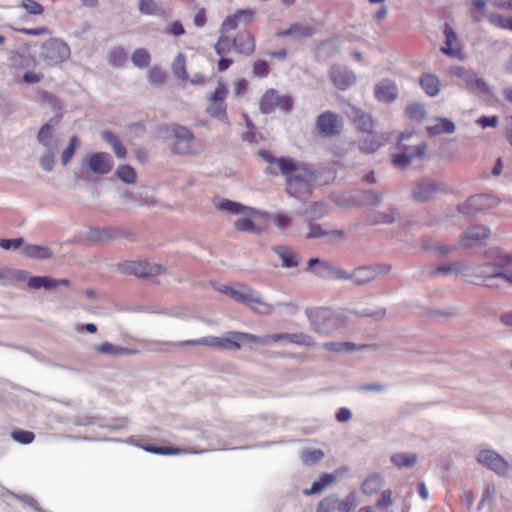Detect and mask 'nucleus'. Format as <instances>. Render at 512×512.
<instances>
[{"label":"nucleus","mask_w":512,"mask_h":512,"mask_svg":"<svg viewBox=\"0 0 512 512\" xmlns=\"http://www.w3.org/2000/svg\"><path fill=\"white\" fill-rule=\"evenodd\" d=\"M258 155L267 163L276 165L285 176L287 193L297 199L306 200L312 193L314 173L302 164L288 157H275L270 151L261 149Z\"/></svg>","instance_id":"obj_1"},{"label":"nucleus","mask_w":512,"mask_h":512,"mask_svg":"<svg viewBox=\"0 0 512 512\" xmlns=\"http://www.w3.org/2000/svg\"><path fill=\"white\" fill-rule=\"evenodd\" d=\"M495 262L492 265L481 266L475 271L476 284L489 288L499 287L502 280L512 284V253L495 250Z\"/></svg>","instance_id":"obj_2"},{"label":"nucleus","mask_w":512,"mask_h":512,"mask_svg":"<svg viewBox=\"0 0 512 512\" xmlns=\"http://www.w3.org/2000/svg\"><path fill=\"white\" fill-rule=\"evenodd\" d=\"M400 153L392 156V164L399 169H406L413 164H420L426 157L428 145L418 141L414 133H401L398 139Z\"/></svg>","instance_id":"obj_3"},{"label":"nucleus","mask_w":512,"mask_h":512,"mask_svg":"<svg viewBox=\"0 0 512 512\" xmlns=\"http://www.w3.org/2000/svg\"><path fill=\"white\" fill-rule=\"evenodd\" d=\"M306 316L313 331L329 333L346 325L347 315L344 312L333 311L325 307L309 308Z\"/></svg>","instance_id":"obj_4"},{"label":"nucleus","mask_w":512,"mask_h":512,"mask_svg":"<svg viewBox=\"0 0 512 512\" xmlns=\"http://www.w3.org/2000/svg\"><path fill=\"white\" fill-rule=\"evenodd\" d=\"M219 291L234 301L248 306L258 314L269 315L274 310L273 305L265 302L259 292L248 286L241 285V289H235L223 285L219 288Z\"/></svg>","instance_id":"obj_5"},{"label":"nucleus","mask_w":512,"mask_h":512,"mask_svg":"<svg viewBox=\"0 0 512 512\" xmlns=\"http://www.w3.org/2000/svg\"><path fill=\"white\" fill-rule=\"evenodd\" d=\"M294 101L290 95H281L274 88L267 89L259 100V110L263 114H271L276 109L283 112L291 111Z\"/></svg>","instance_id":"obj_6"},{"label":"nucleus","mask_w":512,"mask_h":512,"mask_svg":"<svg viewBox=\"0 0 512 512\" xmlns=\"http://www.w3.org/2000/svg\"><path fill=\"white\" fill-rule=\"evenodd\" d=\"M228 96V88L223 81H219L215 90L207 95L209 104L206 107V113L212 118L222 122H228L227 105L225 100Z\"/></svg>","instance_id":"obj_7"},{"label":"nucleus","mask_w":512,"mask_h":512,"mask_svg":"<svg viewBox=\"0 0 512 512\" xmlns=\"http://www.w3.org/2000/svg\"><path fill=\"white\" fill-rule=\"evenodd\" d=\"M70 57V48L60 39L52 38L43 43L41 58L49 66L58 65Z\"/></svg>","instance_id":"obj_8"},{"label":"nucleus","mask_w":512,"mask_h":512,"mask_svg":"<svg viewBox=\"0 0 512 512\" xmlns=\"http://www.w3.org/2000/svg\"><path fill=\"white\" fill-rule=\"evenodd\" d=\"M315 128L321 136L334 137L342 132L344 122L335 112L325 111L316 118Z\"/></svg>","instance_id":"obj_9"},{"label":"nucleus","mask_w":512,"mask_h":512,"mask_svg":"<svg viewBox=\"0 0 512 512\" xmlns=\"http://www.w3.org/2000/svg\"><path fill=\"white\" fill-rule=\"evenodd\" d=\"M113 159L106 152H93L87 154L83 159V168L97 174L106 175L113 168Z\"/></svg>","instance_id":"obj_10"},{"label":"nucleus","mask_w":512,"mask_h":512,"mask_svg":"<svg viewBox=\"0 0 512 512\" xmlns=\"http://www.w3.org/2000/svg\"><path fill=\"white\" fill-rule=\"evenodd\" d=\"M119 269L124 274L135 275L137 277L157 276L163 273L164 268L158 264H149L142 261H125L119 264Z\"/></svg>","instance_id":"obj_11"},{"label":"nucleus","mask_w":512,"mask_h":512,"mask_svg":"<svg viewBox=\"0 0 512 512\" xmlns=\"http://www.w3.org/2000/svg\"><path fill=\"white\" fill-rule=\"evenodd\" d=\"M477 462L499 475L509 471L508 462L494 450L484 449L477 455Z\"/></svg>","instance_id":"obj_12"},{"label":"nucleus","mask_w":512,"mask_h":512,"mask_svg":"<svg viewBox=\"0 0 512 512\" xmlns=\"http://www.w3.org/2000/svg\"><path fill=\"white\" fill-rule=\"evenodd\" d=\"M241 342L266 343L267 338L246 332L230 331L222 337V349L239 350Z\"/></svg>","instance_id":"obj_13"},{"label":"nucleus","mask_w":512,"mask_h":512,"mask_svg":"<svg viewBox=\"0 0 512 512\" xmlns=\"http://www.w3.org/2000/svg\"><path fill=\"white\" fill-rule=\"evenodd\" d=\"M445 41L440 50L445 55L458 60H464L466 54L463 51L462 44L458 40L457 34L449 24L444 27Z\"/></svg>","instance_id":"obj_14"},{"label":"nucleus","mask_w":512,"mask_h":512,"mask_svg":"<svg viewBox=\"0 0 512 512\" xmlns=\"http://www.w3.org/2000/svg\"><path fill=\"white\" fill-rule=\"evenodd\" d=\"M175 140L173 142V152L186 155L193 152L194 135L188 128L176 125L173 129Z\"/></svg>","instance_id":"obj_15"},{"label":"nucleus","mask_w":512,"mask_h":512,"mask_svg":"<svg viewBox=\"0 0 512 512\" xmlns=\"http://www.w3.org/2000/svg\"><path fill=\"white\" fill-rule=\"evenodd\" d=\"M254 17V11L251 9H238L233 15L227 16L222 22L220 32L227 34L228 32L238 28L240 23L249 24Z\"/></svg>","instance_id":"obj_16"},{"label":"nucleus","mask_w":512,"mask_h":512,"mask_svg":"<svg viewBox=\"0 0 512 512\" xmlns=\"http://www.w3.org/2000/svg\"><path fill=\"white\" fill-rule=\"evenodd\" d=\"M494 199L488 195H475L459 206L462 214L470 215L491 207Z\"/></svg>","instance_id":"obj_17"},{"label":"nucleus","mask_w":512,"mask_h":512,"mask_svg":"<svg viewBox=\"0 0 512 512\" xmlns=\"http://www.w3.org/2000/svg\"><path fill=\"white\" fill-rule=\"evenodd\" d=\"M490 236V230L482 225L473 226L465 232L460 240L461 246L469 248L472 246L480 245L483 240Z\"/></svg>","instance_id":"obj_18"},{"label":"nucleus","mask_w":512,"mask_h":512,"mask_svg":"<svg viewBox=\"0 0 512 512\" xmlns=\"http://www.w3.org/2000/svg\"><path fill=\"white\" fill-rule=\"evenodd\" d=\"M234 50L242 55L249 56L255 51V40L247 30L240 31L233 39Z\"/></svg>","instance_id":"obj_19"},{"label":"nucleus","mask_w":512,"mask_h":512,"mask_svg":"<svg viewBox=\"0 0 512 512\" xmlns=\"http://www.w3.org/2000/svg\"><path fill=\"white\" fill-rule=\"evenodd\" d=\"M441 190L440 185L424 180L419 182L413 189V198L418 202H426L431 200Z\"/></svg>","instance_id":"obj_20"},{"label":"nucleus","mask_w":512,"mask_h":512,"mask_svg":"<svg viewBox=\"0 0 512 512\" xmlns=\"http://www.w3.org/2000/svg\"><path fill=\"white\" fill-rule=\"evenodd\" d=\"M331 80L337 88L345 90L355 82L356 77L346 67L334 66L331 71Z\"/></svg>","instance_id":"obj_21"},{"label":"nucleus","mask_w":512,"mask_h":512,"mask_svg":"<svg viewBox=\"0 0 512 512\" xmlns=\"http://www.w3.org/2000/svg\"><path fill=\"white\" fill-rule=\"evenodd\" d=\"M461 86L477 95H488L490 92L487 83L472 70L462 81Z\"/></svg>","instance_id":"obj_22"},{"label":"nucleus","mask_w":512,"mask_h":512,"mask_svg":"<svg viewBox=\"0 0 512 512\" xmlns=\"http://www.w3.org/2000/svg\"><path fill=\"white\" fill-rule=\"evenodd\" d=\"M398 95V89L394 81L385 79L375 87V96L379 101L393 102Z\"/></svg>","instance_id":"obj_23"},{"label":"nucleus","mask_w":512,"mask_h":512,"mask_svg":"<svg viewBox=\"0 0 512 512\" xmlns=\"http://www.w3.org/2000/svg\"><path fill=\"white\" fill-rule=\"evenodd\" d=\"M314 33L315 29L312 26L294 23L287 29L277 31L275 35L277 37L293 36L295 39H302L311 37Z\"/></svg>","instance_id":"obj_24"},{"label":"nucleus","mask_w":512,"mask_h":512,"mask_svg":"<svg viewBox=\"0 0 512 512\" xmlns=\"http://www.w3.org/2000/svg\"><path fill=\"white\" fill-rule=\"evenodd\" d=\"M351 117L353 123L359 131L366 134H371L373 132L374 121L369 114L359 109H353Z\"/></svg>","instance_id":"obj_25"},{"label":"nucleus","mask_w":512,"mask_h":512,"mask_svg":"<svg viewBox=\"0 0 512 512\" xmlns=\"http://www.w3.org/2000/svg\"><path fill=\"white\" fill-rule=\"evenodd\" d=\"M419 84L428 96L434 97L440 92L441 82L435 74H422L419 79Z\"/></svg>","instance_id":"obj_26"},{"label":"nucleus","mask_w":512,"mask_h":512,"mask_svg":"<svg viewBox=\"0 0 512 512\" xmlns=\"http://www.w3.org/2000/svg\"><path fill=\"white\" fill-rule=\"evenodd\" d=\"M455 124L447 118H437L433 125L426 127L429 136H437L440 134H452L455 131Z\"/></svg>","instance_id":"obj_27"},{"label":"nucleus","mask_w":512,"mask_h":512,"mask_svg":"<svg viewBox=\"0 0 512 512\" xmlns=\"http://www.w3.org/2000/svg\"><path fill=\"white\" fill-rule=\"evenodd\" d=\"M28 287L33 290L41 288L50 290L58 287V281L48 276H33L28 280Z\"/></svg>","instance_id":"obj_28"},{"label":"nucleus","mask_w":512,"mask_h":512,"mask_svg":"<svg viewBox=\"0 0 512 512\" xmlns=\"http://www.w3.org/2000/svg\"><path fill=\"white\" fill-rule=\"evenodd\" d=\"M102 138L113 148L114 153L118 158L123 159L126 157V148L121 144V141L113 132L109 130L103 131Z\"/></svg>","instance_id":"obj_29"},{"label":"nucleus","mask_w":512,"mask_h":512,"mask_svg":"<svg viewBox=\"0 0 512 512\" xmlns=\"http://www.w3.org/2000/svg\"><path fill=\"white\" fill-rule=\"evenodd\" d=\"M384 144L383 138L379 135L367 134V137L361 142L360 149L364 153H374Z\"/></svg>","instance_id":"obj_30"},{"label":"nucleus","mask_w":512,"mask_h":512,"mask_svg":"<svg viewBox=\"0 0 512 512\" xmlns=\"http://www.w3.org/2000/svg\"><path fill=\"white\" fill-rule=\"evenodd\" d=\"M377 275V272L374 268L371 267H361L356 269L351 274V279L358 285L365 284L371 280H373Z\"/></svg>","instance_id":"obj_31"},{"label":"nucleus","mask_w":512,"mask_h":512,"mask_svg":"<svg viewBox=\"0 0 512 512\" xmlns=\"http://www.w3.org/2000/svg\"><path fill=\"white\" fill-rule=\"evenodd\" d=\"M95 350L102 354H108V355H114V356L128 355V354H132L134 352L133 350H131L129 348L116 346L110 342H103V343L97 345L95 347Z\"/></svg>","instance_id":"obj_32"},{"label":"nucleus","mask_w":512,"mask_h":512,"mask_svg":"<svg viewBox=\"0 0 512 512\" xmlns=\"http://www.w3.org/2000/svg\"><path fill=\"white\" fill-rule=\"evenodd\" d=\"M23 254L35 259H47L52 256V252L48 247L40 245H26L23 248Z\"/></svg>","instance_id":"obj_33"},{"label":"nucleus","mask_w":512,"mask_h":512,"mask_svg":"<svg viewBox=\"0 0 512 512\" xmlns=\"http://www.w3.org/2000/svg\"><path fill=\"white\" fill-rule=\"evenodd\" d=\"M486 17L492 26L499 29L512 31V16H504L499 13H490Z\"/></svg>","instance_id":"obj_34"},{"label":"nucleus","mask_w":512,"mask_h":512,"mask_svg":"<svg viewBox=\"0 0 512 512\" xmlns=\"http://www.w3.org/2000/svg\"><path fill=\"white\" fill-rule=\"evenodd\" d=\"M131 61L136 67H138L140 69H144V68L149 67V65H150L151 55L147 49L137 48L132 53Z\"/></svg>","instance_id":"obj_35"},{"label":"nucleus","mask_w":512,"mask_h":512,"mask_svg":"<svg viewBox=\"0 0 512 512\" xmlns=\"http://www.w3.org/2000/svg\"><path fill=\"white\" fill-rule=\"evenodd\" d=\"M383 485V479L381 476L374 474L370 475L362 483V491L364 494L372 495L378 492Z\"/></svg>","instance_id":"obj_36"},{"label":"nucleus","mask_w":512,"mask_h":512,"mask_svg":"<svg viewBox=\"0 0 512 512\" xmlns=\"http://www.w3.org/2000/svg\"><path fill=\"white\" fill-rule=\"evenodd\" d=\"M216 208L218 210L226 211L231 214H240L248 210L249 208L228 199H221L216 203Z\"/></svg>","instance_id":"obj_37"},{"label":"nucleus","mask_w":512,"mask_h":512,"mask_svg":"<svg viewBox=\"0 0 512 512\" xmlns=\"http://www.w3.org/2000/svg\"><path fill=\"white\" fill-rule=\"evenodd\" d=\"M173 74L182 80H187L189 75L186 70V56L183 53L177 54L172 63Z\"/></svg>","instance_id":"obj_38"},{"label":"nucleus","mask_w":512,"mask_h":512,"mask_svg":"<svg viewBox=\"0 0 512 512\" xmlns=\"http://www.w3.org/2000/svg\"><path fill=\"white\" fill-rule=\"evenodd\" d=\"M233 46V40L231 41L227 34L220 32V35L214 44V50L218 56H226Z\"/></svg>","instance_id":"obj_39"},{"label":"nucleus","mask_w":512,"mask_h":512,"mask_svg":"<svg viewBox=\"0 0 512 512\" xmlns=\"http://www.w3.org/2000/svg\"><path fill=\"white\" fill-rule=\"evenodd\" d=\"M417 461V455L414 453H396L391 456V462L401 468V467H411Z\"/></svg>","instance_id":"obj_40"},{"label":"nucleus","mask_w":512,"mask_h":512,"mask_svg":"<svg viewBox=\"0 0 512 512\" xmlns=\"http://www.w3.org/2000/svg\"><path fill=\"white\" fill-rule=\"evenodd\" d=\"M107 60L110 65L120 67L126 62L127 53L123 47H115L109 51Z\"/></svg>","instance_id":"obj_41"},{"label":"nucleus","mask_w":512,"mask_h":512,"mask_svg":"<svg viewBox=\"0 0 512 512\" xmlns=\"http://www.w3.org/2000/svg\"><path fill=\"white\" fill-rule=\"evenodd\" d=\"M327 214L326 206L320 202H314L304 212L307 221H313L322 218Z\"/></svg>","instance_id":"obj_42"},{"label":"nucleus","mask_w":512,"mask_h":512,"mask_svg":"<svg viewBox=\"0 0 512 512\" xmlns=\"http://www.w3.org/2000/svg\"><path fill=\"white\" fill-rule=\"evenodd\" d=\"M143 450L159 454V455H177L182 452V449L177 447H164V446H155L152 444L139 445Z\"/></svg>","instance_id":"obj_43"},{"label":"nucleus","mask_w":512,"mask_h":512,"mask_svg":"<svg viewBox=\"0 0 512 512\" xmlns=\"http://www.w3.org/2000/svg\"><path fill=\"white\" fill-rule=\"evenodd\" d=\"M334 481V476L330 474H324L321 476L319 481H315L310 489L304 490V494L311 495L320 493L326 486Z\"/></svg>","instance_id":"obj_44"},{"label":"nucleus","mask_w":512,"mask_h":512,"mask_svg":"<svg viewBox=\"0 0 512 512\" xmlns=\"http://www.w3.org/2000/svg\"><path fill=\"white\" fill-rule=\"evenodd\" d=\"M116 175L119 179L128 184L134 183L137 178L136 171L129 165H120L116 170Z\"/></svg>","instance_id":"obj_45"},{"label":"nucleus","mask_w":512,"mask_h":512,"mask_svg":"<svg viewBox=\"0 0 512 512\" xmlns=\"http://www.w3.org/2000/svg\"><path fill=\"white\" fill-rule=\"evenodd\" d=\"M323 457L324 452L320 449H307L301 454V459L306 465H313L321 461Z\"/></svg>","instance_id":"obj_46"},{"label":"nucleus","mask_w":512,"mask_h":512,"mask_svg":"<svg viewBox=\"0 0 512 512\" xmlns=\"http://www.w3.org/2000/svg\"><path fill=\"white\" fill-rule=\"evenodd\" d=\"M405 114L412 120L422 121L425 118V108L419 103H412L406 107Z\"/></svg>","instance_id":"obj_47"},{"label":"nucleus","mask_w":512,"mask_h":512,"mask_svg":"<svg viewBox=\"0 0 512 512\" xmlns=\"http://www.w3.org/2000/svg\"><path fill=\"white\" fill-rule=\"evenodd\" d=\"M270 73V66L267 61L257 59L252 63V75L257 78H266Z\"/></svg>","instance_id":"obj_48"},{"label":"nucleus","mask_w":512,"mask_h":512,"mask_svg":"<svg viewBox=\"0 0 512 512\" xmlns=\"http://www.w3.org/2000/svg\"><path fill=\"white\" fill-rule=\"evenodd\" d=\"M79 145V138L74 135L70 138L69 145L65 148L61 155V162L65 166L69 163L75 154V151Z\"/></svg>","instance_id":"obj_49"},{"label":"nucleus","mask_w":512,"mask_h":512,"mask_svg":"<svg viewBox=\"0 0 512 512\" xmlns=\"http://www.w3.org/2000/svg\"><path fill=\"white\" fill-rule=\"evenodd\" d=\"M277 253L283 261V265L287 268L295 267L298 265L297 254L289 249L280 248Z\"/></svg>","instance_id":"obj_50"},{"label":"nucleus","mask_w":512,"mask_h":512,"mask_svg":"<svg viewBox=\"0 0 512 512\" xmlns=\"http://www.w3.org/2000/svg\"><path fill=\"white\" fill-rule=\"evenodd\" d=\"M185 343L188 345H205V346L214 347L217 349H222V337H215V336L203 337L198 340L186 341Z\"/></svg>","instance_id":"obj_51"},{"label":"nucleus","mask_w":512,"mask_h":512,"mask_svg":"<svg viewBox=\"0 0 512 512\" xmlns=\"http://www.w3.org/2000/svg\"><path fill=\"white\" fill-rule=\"evenodd\" d=\"M148 82L152 85L162 84L166 80V74L159 67H152L147 73Z\"/></svg>","instance_id":"obj_52"},{"label":"nucleus","mask_w":512,"mask_h":512,"mask_svg":"<svg viewBox=\"0 0 512 512\" xmlns=\"http://www.w3.org/2000/svg\"><path fill=\"white\" fill-rule=\"evenodd\" d=\"M11 437L13 440H15L18 443L21 444H30L35 439V434L31 431H25V430H14L11 433Z\"/></svg>","instance_id":"obj_53"},{"label":"nucleus","mask_w":512,"mask_h":512,"mask_svg":"<svg viewBox=\"0 0 512 512\" xmlns=\"http://www.w3.org/2000/svg\"><path fill=\"white\" fill-rule=\"evenodd\" d=\"M324 347L332 352H346L354 350L356 345L352 342H327Z\"/></svg>","instance_id":"obj_54"},{"label":"nucleus","mask_w":512,"mask_h":512,"mask_svg":"<svg viewBox=\"0 0 512 512\" xmlns=\"http://www.w3.org/2000/svg\"><path fill=\"white\" fill-rule=\"evenodd\" d=\"M289 342L306 347L314 344L312 337L304 333H290Z\"/></svg>","instance_id":"obj_55"},{"label":"nucleus","mask_w":512,"mask_h":512,"mask_svg":"<svg viewBox=\"0 0 512 512\" xmlns=\"http://www.w3.org/2000/svg\"><path fill=\"white\" fill-rule=\"evenodd\" d=\"M138 8L142 14L146 15H155L159 10L154 0H139Z\"/></svg>","instance_id":"obj_56"},{"label":"nucleus","mask_w":512,"mask_h":512,"mask_svg":"<svg viewBox=\"0 0 512 512\" xmlns=\"http://www.w3.org/2000/svg\"><path fill=\"white\" fill-rule=\"evenodd\" d=\"M337 497L328 496L322 499L317 507V512H334L336 510Z\"/></svg>","instance_id":"obj_57"},{"label":"nucleus","mask_w":512,"mask_h":512,"mask_svg":"<svg viewBox=\"0 0 512 512\" xmlns=\"http://www.w3.org/2000/svg\"><path fill=\"white\" fill-rule=\"evenodd\" d=\"M21 6L27 13L32 15H41L44 13V7L34 0H22Z\"/></svg>","instance_id":"obj_58"},{"label":"nucleus","mask_w":512,"mask_h":512,"mask_svg":"<svg viewBox=\"0 0 512 512\" xmlns=\"http://www.w3.org/2000/svg\"><path fill=\"white\" fill-rule=\"evenodd\" d=\"M13 30L30 36H41L51 34V30L46 26L37 28H13Z\"/></svg>","instance_id":"obj_59"},{"label":"nucleus","mask_w":512,"mask_h":512,"mask_svg":"<svg viewBox=\"0 0 512 512\" xmlns=\"http://www.w3.org/2000/svg\"><path fill=\"white\" fill-rule=\"evenodd\" d=\"M165 33L173 36H181L185 33V29L180 21L175 20L165 28Z\"/></svg>","instance_id":"obj_60"},{"label":"nucleus","mask_w":512,"mask_h":512,"mask_svg":"<svg viewBox=\"0 0 512 512\" xmlns=\"http://www.w3.org/2000/svg\"><path fill=\"white\" fill-rule=\"evenodd\" d=\"M23 242V238L0 239V247L4 250L18 249L22 246Z\"/></svg>","instance_id":"obj_61"},{"label":"nucleus","mask_w":512,"mask_h":512,"mask_svg":"<svg viewBox=\"0 0 512 512\" xmlns=\"http://www.w3.org/2000/svg\"><path fill=\"white\" fill-rule=\"evenodd\" d=\"M477 124H479L482 128H487V127H496L498 122H499V118L498 116L496 115H493V116H481L479 117L477 120H476Z\"/></svg>","instance_id":"obj_62"},{"label":"nucleus","mask_w":512,"mask_h":512,"mask_svg":"<svg viewBox=\"0 0 512 512\" xmlns=\"http://www.w3.org/2000/svg\"><path fill=\"white\" fill-rule=\"evenodd\" d=\"M355 507L354 498L340 500L337 498L336 510L338 512H351Z\"/></svg>","instance_id":"obj_63"},{"label":"nucleus","mask_w":512,"mask_h":512,"mask_svg":"<svg viewBox=\"0 0 512 512\" xmlns=\"http://www.w3.org/2000/svg\"><path fill=\"white\" fill-rule=\"evenodd\" d=\"M238 231H254V223L248 218H239L234 223Z\"/></svg>","instance_id":"obj_64"}]
</instances>
